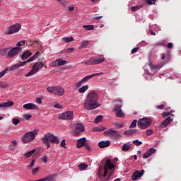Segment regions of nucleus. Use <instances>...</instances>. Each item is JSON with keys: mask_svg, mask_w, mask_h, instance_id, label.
<instances>
[{"mask_svg": "<svg viewBox=\"0 0 181 181\" xmlns=\"http://www.w3.org/2000/svg\"><path fill=\"white\" fill-rule=\"evenodd\" d=\"M21 49L22 48L19 47H15L12 49L10 48L7 53V59H13L21 52Z\"/></svg>", "mask_w": 181, "mask_h": 181, "instance_id": "obj_12", "label": "nucleus"}, {"mask_svg": "<svg viewBox=\"0 0 181 181\" xmlns=\"http://www.w3.org/2000/svg\"><path fill=\"white\" fill-rule=\"evenodd\" d=\"M101 74H103V73H97L87 76L82 79V81H83V83H87V81H88L90 78H93V77H96V76H101Z\"/></svg>", "mask_w": 181, "mask_h": 181, "instance_id": "obj_21", "label": "nucleus"}, {"mask_svg": "<svg viewBox=\"0 0 181 181\" xmlns=\"http://www.w3.org/2000/svg\"><path fill=\"white\" fill-rule=\"evenodd\" d=\"M27 63H30V62H28L27 59V61H24L20 64H16L9 68V71H13V70H16V69H19V67H23V66H25Z\"/></svg>", "mask_w": 181, "mask_h": 181, "instance_id": "obj_15", "label": "nucleus"}, {"mask_svg": "<svg viewBox=\"0 0 181 181\" xmlns=\"http://www.w3.org/2000/svg\"><path fill=\"white\" fill-rule=\"evenodd\" d=\"M83 28L85 30H93V29H94V25H83Z\"/></svg>", "mask_w": 181, "mask_h": 181, "instance_id": "obj_38", "label": "nucleus"}, {"mask_svg": "<svg viewBox=\"0 0 181 181\" xmlns=\"http://www.w3.org/2000/svg\"><path fill=\"white\" fill-rule=\"evenodd\" d=\"M103 115L97 116L94 119L95 124H98V122H101V121H103Z\"/></svg>", "mask_w": 181, "mask_h": 181, "instance_id": "obj_31", "label": "nucleus"}, {"mask_svg": "<svg viewBox=\"0 0 181 181\" xmlns=\"http://www.w3.org/2000/svg\"><path fill=\"white\" fill-rule=\"evenodd\" d=\"M138 49H139V47H136L132 49V54H134V53H136V52H138Z\"/></svg>", "mask_w": 181, "mask_h": 181, "instance_id": "obj_64", "label": "nucleus"}, {"mask_svg": "<svg viewBox=\"0 0 181 181\" xmlns=\"http://www.w3.org/2000/svg\"><path fill=\"white\" fill-rule=\"evenodd\" d=\"M60 146L62 148H64V146H66V139H64L61 141Z\"/></svg>", "mask_w": 181, "mask_h": 181, "instance_id": "obj_58", "label": "nucleus"}, {"mask_svg": "<svg viewBox=\"0 0 181 181\" xmlns=\"http://www.w3.org/2000/svg\"><path fill=\"white\" fill-rule=\"evenodd\" d=\"M104 60H105V59L103 57H91L85 62V64H100V63H103Z\"/></svg>", "mask_w": 181, "mask_h": 181, "instance_id": "obj_8", "label": "nucleus"}, {"mask_svg": "<svg viewBox=\"0 0 181 181\" xmlns=\"http://www.w3.org/2000/svg\"><path fill=\"white\" fill-rule=\"evenodd\" d=\"M24 118L25 119H30V118H32V115H29V114H26V115H25Z\"/></svg>", "mask_w": 181, "mask_h": 181, "instance_id": "obj_61", "label": "nucleus"}, {"mask_svg": "<svg viewBox=\"0 0 181 181\" xmlns=\"http://www.w3.org/2000/svg\"><path fill=\"white\" fill-rule=\"evenodd\" d=\"M104 134H105V135H109L110 136H116V135H118V132L112 129L106 130Z\"/></svg>", "mask_w": 181, "mask_h": 181, "instance_id": "obj_23", "label": "nucleus"}, {"mask_svg": "<svg viewBox=\"0 0 181 181\" xmlns=\"http://www.w3.org/2000/svg\"><path fill=\"white\" fill-rule=\"evenodd\" d=\"M87 142V139H86V137L81 138L80 139H78L77 141V148H83V146H84V145H86Z\"/></svg>", "mask_w": 181, "mask_h": 181, "instance_id": "obj_19", "label": "nucleus"}, {"mask_svg": "<svg viewBox=\"0 0 181 181\" xmlns=\"http://www.w3.org/2000/svg\"><path fill=\"white\" fill-rule=\"evenodd\" d=\"M136 122H138V120L134 119L129 126V128H135L136 127Z\"/></svg>", "mask_w": 181, "mask_h": 181, "instance_id": "obj_47", "label": "nucleus"}, {"mask_svg": "<svg viewBox=\"0 0 181 181\" xmlns=\"http://www.w3.org/2000/svg\"><path fill=\"white\" fill-rule=\"evenodd\" d=\"M156 152V149H155V148L152 147L145 153V154L143 156V158L144 159H148V158H149V156L153 155V153H155Z\"/></svg>", "mask_w": 181, "mask_h": 181, "instance_id": "obj_16", "label": "nucleus"}, {"mask_svg": "<svg viewBox=\"0 0 181 181\" xmlns=\"http://www.w3.org/2000/svg\"><path fill=\"white\" fill-rule=\"evenodd\" d=\"M48 93H53L54 95L62 96L64 94V88L62 86H49L47 88Z\"/></svg>", "mask_w": 181, "mask_h": 181, "instance_id": "obj_4", "label": "nucleus"}, {"mask_svg": "<svg viewBox=\"0 0 181 181\" xmlns=\"http://www.w3.org/2000/svg\"><path fill=\"white\" fill-rule=\"evenodd\" d=\"M87 168H88L87 164L81 163L78 165V169L81 170H86Z\"/></svg>", "mask_w": 181, "mask_h": 181, "instance_id": "obj_34", "label": "nucleus"}, {"mask_svg": "<svg viewBox=\"0 0 181 181\" xmlns=\"http://www.w3.org/2000/svg\"><path fill=\"white\" fill-rule=\"evenodd\" d=\"M170 115V112H165L162 114V116L165 118L166 117H169Z\"/></svg>", "mask_w": 181, "mask_h": 181, "instance_id": "obj_60", "label": "nucleus"}, {"mask_svg": "<svg viewBox=\"0 0 181 181\" xmlns=\"http://www.w3.org/2000/svg\"><path fill=\"white\" fill-rule=\"evenodd\" d=\"M42 144H44V145H46L47 149H49L50 148V142L45 141L44 139H42Z\"/></svg>", "mask_w": 181, "mask_h": 181, "instance_id": "obj_45", "label": "nucleus"}, {"mask_svg": "<svg viewBox=\"0 0 181 181\" xmlns=\"http://www.w3.org/2000/svg\"><path fill=\"white\" fill-rule=\"evenodd\" d=\"M93 129L95 132H102V131H105L107 128L104 127H94Z\"/></svg>", "mask_w": 181, "mask_h": 181, "instance_id": "obj_29", "label": "nucleus"}, {"mask_svg": "<svg viewBox=\"0 0 181 181\" xmlns=\"http://www.w3.org/2000/svg\"><path fill=\"white\" fill-rule=\"evenodd\" d=\"M9 50H11V47L4 48L0 51V54L1 56H5V54L9 52Z\"/></svg>", "mask_w": 181, "mask_h": 181, "instance_id": "obj_30", "label": "nucleus"}, {"mask_svg": "<svg viewBox=\"0 0 181 181\" xmlns=\"http://www.w3.org/2000/svg\"><path fill=\"white\" fill-rule=\"evenodd\" d=\"M110 140L102 141L98 143L99 148H108L110 146Z\"/></svg>", "mask_w": 181, "mask_h": 181, "instance_id": "obj_22", "label": "nucleus"}, {"mask_svg": "<svg viewBox=\"0 0 181 181\" xmlns=\"http://www.w3.org/2000/svg\"><path fill=\"white\" fill-rule=\"evenodd\" d=\"M8 70H9V68L6 67L4 71L0 72V78H2V77L6 74V71H8Z\"/></svg>", "mask_w": 181, "mask_h": 181, "instance_id": "obj_39", "label": "nucleus"}, {"mask_svg": "<svg viewBox=\"0 0 181 181\" xmlns=\"http://www.w3.org/2000/svg\"><path fill=\"white\" fill-rule=\"evenodd\" d=\"M141 8H142V5L132 6V8H131V11L132 12H136V11H139V9H141Z\"/></svg>", "mask_w": 181, "mask_h": 181, "instance_id": "obj_33", "label": "nucleus"}, {"mask_svg": "<svg viewBox=\"0 0 181 181\" xmlns=\"http://www.w3.org/2000/svg\"><path fill=\"white\" fill-rule=\"evenodd\" d=\"M89 45H90V41H84L83 42H82L81 47V48L87 47V46H88Z\"/></svg>", "mask_w": 181, "mask_h": 181, "instance_id": "obj_42", "label": "nucleus"}, {"mask_svg": "<svg viewBox=\"0 0 181 181\" xmlns=\"http://www.w3.org/2000/svg\"><path fill=\"white\" fill-rule=\"evenodd\" d=\"M31 55H32V52H30V51H25L22 54L21 59L22 60H26V59H28V57H30Z\"/></svg>", "mask_w": 181, "mask_h": 181, "instance_id": "obj_25", "label": "nucleus"}, {"mask_svg": "<svg viewBox=\"0 0 181 181\" xmlns=\"http://www.w3.org/2000/svg\"><path fill=\"white\" fill-rule=\"evenodd\" d=\"M19 122H21V120H19V119H18V118H13L12 123L14 125H18V124H19Z\"/></svg>", "mask_w": 181, "mask_h": 181, "instance_id": "obj_44", "label": "nucleus"}, {"mask_svg": "<svg viewBox=\"0 0 181 181\" xmlns=\"http://www.w3.org/2000/svg\"><path fill=\"white\" fill-rule=\"evenodd\" d=\"M146 3L148 4V5H155L156 0H146Z\"/></svg>", "mask_w": 181, "mask_h": 181, "instance_id": "obj_49", "label": "nucleus"}, {"mask_svg": "<svg viewBox=\"0 0 181 181\" xmlns=\"http://www.w3.org/2000/svg\"><path fill=\"white\" fill-rule=\"evenodd\" d=\"M35 166V160H32L30 165L28 166V169H32Z\"/></svg>", "mask_w": 181, "mask_h": 181, "instance_id": "obj_56", "label": "nucleus"}, {"mask_svg": "<svg viewBox=\"0 0 181 181\" xmlns=\"http://www.w3.org/2000/svg\"><path fill=\"white\" fill-rule=\"evenodd\" d=\"M81 132H84V126L81 123H78L75 129L76 136H78Z\"/></svg>", "mask_w": 181, "mask_h": 181, "instance_id": "obj_14", "label": "nucleus"}, {"mask_svg": "<svg viewBox=\"0 0 181 181\" xmlns=\"http://www.w3.org/2000/svg\"><path fill=\"white\" fill-rule=\"evenodd\" d=\"M159 46H163L165 47V43L163 42H158V43H156V44H154L152 45V49H156V47H159Z\"/></svg>", "mask_w": 181, "mask_h": 181, "instance_id": "obj_37", "label": "nucleus"}, {"mask_svg": "<svg viewBox=\"0 0 181 181\" xmlns=\"http://www.w3.org/2000/svg\"><path fill=\"white\" fill-rule=\"evenodd\" d=\"M169 125V122H167L165 119L161 122V124L159 126V128H166Z\"/></svg>", "mask_w": 181, "mask_h": 181, "instance_id": "obj_32", "label": "nucleus"}, {"mask_svg": "<svg viewBox=\"0 0 181 181\" xmlns=\"http://www.w3.org/2000/svg\"><path fill=\"white\" fill-rule=\"evenodd\" d=\"M161 59L163 61L162 64H159L158 65H153L152 64H148V66L153 73H158V70H160L162 67L163 66V64H165V63H168L169 60H170V57L169 56V52H167V55H165L164 54H161Z\"/></svg>", "mask_w": 181, "mask_h": 181, "instance_id": "obj_2", "label": "nucleus"}, {"mask_svg": "<svg viewBox=\"0 0 181 181\" xmlns=\"http://www.w3.org/2000/svg\"><path fill=\"white\" fill-rule=\"evenodd\" d=\"M73 40H74V38L73 37H65L63 38V41L66 42V43H70V42H73Z\"/></svg>", "mask_w": 181, "mask_h": 181, "instance_id": "obj_36", "label": "nucleus"}, {"mask_svg": "<svg viewBox=\"0 0 181 181\" xmlns=\"http://www.w3.org/2000/svg\"><path fill=\"white\" fill-rule=\"evenodd\" d=\"M73 117H74V113H73V112L66 111L59 115L58 118L62 120L71 121V119H73Z\"/></svg>", "mask_w": 181, "mask_h": 181, "instance_id": "obj_9", "label": "nucleus"}, {"mask_svg": "<svg viewBox=\"0 0 181 181\" xmlns=\"http://www.w3.org/2000/svg\"><path fill=\"white\" fill-rule=\"evenodd\" d=\"M84 146L88 152H90L91 151V148H90V146H88V144L86 143V144H84Z\"/></svg>", "mask_w": 181, "mask_h": 181, "instance_id": "obj_59", "label": "nucleus"}, {"mask_svg": "<svg viewBox=\"0 0 181 181\" xmlns=\"http://www.w3.org/2000/svg\"><path fill=\"white\" fill-rule=\"evenodd\" d=\"M144 173H145V170H142L141 171H134L132 175V180L135 181L137 179H139V177H142V176H144Z\"/></svg>", "mask_w": 181, "mask_h": 181, "instance_id": "obj_13", "label": "nucleus"}, {"mask_svg": "<svg viewBox=\"0 0 181 181\" xmlns=\"http://www.w3.org/2000/svg\"><path fill=\"white\" fill-rule=\"evenodd\" d=\"M39 169H40L39 167H36L35 168H33L32 170V175H35V174L39 172Z\"/></svg>", "mask_w": 181, "mask_h": 181, "instance_id": "obj_50", "label": "nucleus"}, {"mask_svg": "<svg viewBox=\"0 0 181 181\" xmlns=\"http://www.w3.org/2000/svg\"><path fill=\"white\" fill-rule=\"evenodd\" d=\"M136 131H138V129H129V130L124 131V135L129 136L130 135H134L135 134V132H136Z\"/></svg>", "mask_w": 181, "mask_h": 181, "instance_id": "obj_26", "label": "nucleus"}, {"mask_svg": "<svg viewBox=\"0 0 181 181\" xmlns=\"http://www.w3.org/2000/svg\"><path fill=\"white\" fill-rule=\"evenodd\" d=\"M73 52H74V48H69L62 51L61 54L62 56H69V54H70V53H73Z\"/></svg>", "mask_w": 181, "mask_h": 181, "instance_id": "obj_24", "label": "nucleus"}, {"mask_svg": "<svg viewBox=\"0 0 181 181\" xmlns=\"http://www.w3.org/2000/svg\"><path fill=\"white\" fill-rule=\"evenodd\" d=\"M29 45L30 46H32L33 47H35V45H37V47H41L42 45H40V44H39V42L35 41V40H30L29 42Z\"/></svg>", "mask_w": 181, "mask_h": 181, "instance_id": "obj_28", "label": "nucleus"}, {"mask_svg": "<svg viewBox=\"0 0 181 181\" xmlns=\"http://www.w3.org/2000/svg\"><path fill=\"white\" fill-rule=\"evenodd\" d=\"M23 108L25 110H37V106L33 103H27L23 105Z\"/></svg>", "mask_w": 181, "mask_h": 181, "instance_id": "obj_20", "label": "nucleus"}, {"mask_svg": "<svg viewBox=\"0 0 181 181\" xmlns=\"http://www.w3.org/2000/svg\"><path fill=\"white\" fill-rule=\"evenodd\" d=\"M105 169L112 170V169H115V165L112 163H111L110 159H107L105 164Z\"/></svg>", "mask_w": 181, "mask_h": 181, "instance_id": "obj_18", "label": "nucleus"}, {"mask_svg": "<svg viewBox=\"0 0 181 181\" xmlns=\"http://www.w3.org/2000/svg\"><path fill=\"white\" fill-rule=\"evenodd\" d=\"M167 47H168V49H173V43L169 42V43L168 44V45H167Z\"/></svg>", "mask_w": 181, "mask_h": 181, "instance_id": "obj_63", "label": "nucleus"}, {"mask_svg": "<svg viewBox=\"0 0 181 181\" xmlns=\"http://www.w3.org/2000/svg\"><path fill=\"white\" fill-rule=\"evenodd\" d=\"M52 67H58L59 66V59H57L51 64Z\"/></svg>", "mask_w": 181, "mask_h": 181, "instance_id": "obj_43", "label": "nucleus"}, {"mask_svg": "<svg viewBox=\"0 0 181 181\" xmlns=\"http://www.w3.org/2000/svg\"><path fill=\"white\" fill-rule=\"evenodd\" d=\"M67 63V61L63 60V59H58V66H64V64H66Z\"/></svg>", "mask_w": 181, "mask_h": 181, "instance_id": "obj_40", "label": "nucleus"}, {"mask_svg": "<svg viewBox=\"0 0 181 181\" xmlns=\"http://www.w3.org/2000/svg\"><path fill=\"white\" fill-rule=\"evenodd\" d=\"M45 67V69L47 68L46 66V62H36L33 66L32 69L25 75V77H30V76H33V74H36L37 71H39L40 69Z\"/></svg>", "mask_w": 181, "mask_h": 181, "instance_id": "obj_3", "label": "nucleus"}, {"mask_svg": "<svg viewBox=\"0 0 181 181\" xmlns=\"http://www.w3.org/2000/svg\"><path fill=\"white\" fill-rule=\"evenodd\" d=\"M101 105L98 103V94L95 90L89 92L86 96V99L83 103V108L91 111L98 108Z\"/></svg>", "mask_w": 181, "mask_h": 181, "instance_id": "obj_1", "label": "nucleus"}, {"mask_svg": "<svg viewBox=\"0 0 181 181\" xmlns=\"http://www.w3.org/2000/svg\"><path fill=\"white\" fill-rule=\"evenodd\" d=\"M54 108H57V110H60V109L63 108V107L62 106V105H60V104H59V103L55 104V105H54Z\"/></svg>", "mask_w": 181, "mask_h": 181, "instance_id": "obj_55", "label": "nucleus"}, {"mask_svg": "<svg viewBox=\"0 0 181 181\" xmlns=\"http://www.w3.org/2000/svg\"><path fill=\"white\" fill-rule=\"evenodd\" d=\"M15 103L12 100H8L6 103H0V110H2V108H10V107H12Z\"/></svg>", "mask_w": 181, "mask_h": 181, "instance_id": "obj_17", "label": "nucleus"}, {"mask_svg": "<svg viewBox=\"0 0 181 181\" xmlns=\"http://www.w3.org/2000/svg\"><path fill=\"white\" fill-rule=\"evenodd\" d=\"M83 84H84V82L81 79L79 82L76 83V87H78V88L81 87V86H83Z\"/></svg>", "mask_w": 181, "mask_h": 181, "instance_id": "obj_52", "label": "nucleus"}, {"mask_svg": "<svg viewBox=\"0 0 181 181\" xmlns=\"http://www.w3.org/2000/svg\"><path fill=\"white\" fill-rule=\"evenodd\" d=\"M37 57L35 54L32 57L29 58L27 62H33V60H36Z\"/></svg>", "mask_w": 181, "mask_h": 181, "instance_id": "obj_51", "label": "nucleus"}, {"mask_svg": "<svg viewBox=\"0 0 181 181\" xmlns=\"http://www.w3.org/2000/svg\"><path fill=\"white\" fill-rule=\"evenodd\" d=\"M151 122H152L151 121V119H149V118L145 117L139 119L137 125L139 128H141V129H146V128H148V127L151 125Z\"/></svg>", "mask_w": 181, "mask_h": 181, "instance_id": "obj_6", "label": "nucleus"}, {"mask_svg": "<svg viewBox=\"0 0 181 181\" xmlns=\"http://www.w3.org/2000/svg\"><path fill=\"white\" fill-rule=\"evenodd\" d=\"M22 25L19 23L14 24L7 29L6 35H13V33H18V30H21Z\"/></svg>", "mask_w": 181, "mask_h": 181, "instance_id": "obj_11", "label": "nucleus"}, {"mask_svg": "<svg viewBox=\"0 0 181 181\" xmlns=\"http://www.w3.org/2000/svg\"><path fill=\"white\" fill-rule=\"evenodd\" d=\"M146 135L149 136V135H152V134H153V130L152 129H148L146 131Z\"/></svg>", "mask_w": 181, "mask_h": 181, "instance_id": "obj_53", "label": "nucleus"}, {"mask_svg": "<svg viewBox=\"0 0 181 181\" xmlns=\"http://www.w3.org/2000/svg\"><path fill=\"white\" fill-rule=\"evenodd\" d=\"M25 43V40H21V41H19L18 42H17L16 44V46L17 47H19L20 46H23Z\"/></svg>", "mask_w": 181, "mask_h": 181, "instance_id": "obj_48", "label": "nucleus"}, {"mask_svg": "<svg viewBox=\"0 0 181 181\" xmlns=\"http://www.w3.org/2000/svg\"><path fill=\"white\" fill-rule=\"evenodd\" d=\"M114 126L116 127V128H122V127H124V124L121 122H117V123H115Z\"/></svg>", "mask_w": 181, "mask_h": 181, "instance_id": "obj_46", "label": "nucleus"}, {"mask_svg": "<svg viewBox=\"0 0 181 181\" xmlns=\"http://www.w3.org/2000/svg\"><path fill=\"white\" fill-rule=\"evenodd\" d=\"M165 121L167 122H168V124H170V122H172V121H173V118H172L170 116L168 117L166 119H165Z\"/></svg>", "mask_w": 181, "mask_h": 181, "instance_id": "obj_54", "label": "nucleus"}, {"mask_svg": "<svg viewBox=\"0 0 181 181\" xmlns=\"http://www.w3.org/2000/svg\"><path fill=\"white\" fill-rule=\"evenodd\" d=\"M37 134V130H34L33 132H30L25 134L23 137V142L24 144H28V142H30V141L35 140V136Z\"/></svg>", "mask_w": 181, "mask_h": 181, "instance_id": "obj_7", "label": "nucleus"}, {"mask_svg": "<svg viewBox=\"0 0 181 181\" xmlns=\"http://www.w3.org/2000/svg\"><path fill=\"white\" fill-rule=\"evenodd\" d=\"M133 144L134 145H136V146H141V145H142V141H139V140L136 139L133 141Z\"/></svg>", "mask_w": 181, "mask_h": 181, "instance_id": "obj_41", "label": "nucleus"}, {"mask_svg": "<svg viewBox=\"0 0 181 181\" xmlns=\"http://www.w3.org/2000/svg\"><path fill=\"white\" fill-rule=\"evenodd\" d=\"M41 160L44 163H47V156H44L43 157H42Z\"/></svg>", "mask_w": 181, "mask_h": 181, "instance_id": "obj_57", "label": "nucleus"}, {"mask_svg": "<svg viewBox=\"0 0 181 181\" xmlns=\"http://www.w3.org/2000/svg\"><path fill=\"white\" fill-rule=\"evenodd\" d=\"M0 87L1 88H6L8 87V85L4 84L2 82H0Z\"/></svg>", "mask_w": 181, "mask_h": 181, "instance_id": "obj_62", "label": "nucleus"}, {"mask_svg": "<svg viewBox=\"0 0 181 181\" xmlns=\"http://www.w3.org/2000/svg\"><path fill=\"white\" fill-rule=\"evenodd\" d=\"M119 103H120L118 105L115 106L114 111L117 118H124L125 114L124 113V112H122V110L121 109V107H122V102L119 100Z\"/></svg>", "mask_w": 181, "mask_h": 181, "instance_id": "obj_10", "label": "nucleus"}, {"mask_svg": "<svg viewBox=\"0 0 181 181\" xmlns=\"http://www.w3.org/2000/svg\"><path fill=\"white\" fill-rule=\"evenodd\" d=\"M87 90H88V86L86 85L82 86L81 88H79L78 91L79 93H86V91H87Z\"/></svg>", "mask_w": 181, "mask_h": 181, "instance_id": "obj_35", "label": "nucleus"}, {"mask_svg": "<svg viewBox=\"0 0 181 181\" xmlns=\"http://www.w3.org/2000/svg\"><path fill=\"white\" fill-rule=\"evenodd\" d=\"M42 139H44L45 142L48 141L51 144H60V139H59V137L52 134V133H47L45 134Z\"/></svg>", "mask_w": 181, "mask_h": 181, "instance_id": "obj_5", "label": "nucleus"}, {"mask_svg": "<svg viewBox=\"0 0 181 181\" xmlns=\"http://www.w3.org/2000/svg\"><path fill=\"white\" fill-rule=\"evenodd\" d=\"M129 149H131V145L127 144H123L122 151H123L124 152H127V151H129Z\"/></svg>", "mask_w": 181, "mask_h": 181, "instance_id": "obj_27", "label": "nucleus"}]
</instances>
